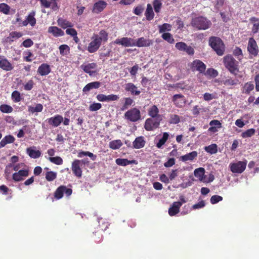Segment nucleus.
I'll list each match as a JSON object with an SVG mask.
<instances>
[{
    "mask_svg": "<svg viewBox=\"0 0 259 259\" xmlns=\"http://www.w3.org/2000/svg\"><path fill=\"white\" fill-rule=\"evenodd\" d=\"M48 159L51 162L57 165H61L63 163V159L59 156L49 157Z\"/></svg>",
    "mask_w": 259,
    "mask_h": 259,
    "instance_id": "nucleus-51",
    "label": "nucleus"
},
{
    "mask_svg": "<svg viewBox=\"0 0 259 259\" xmlns=\"http://www.w3.org/2000/svg\"><path fill=\"white\" fill-rule=\"evenodd\" d=\"M148 115L151 117H158V116H161L159 114V109L156 105H152L148 110Z\"/></svg>",
    "mask_w": 259,
    "mask_h": 259,
    "instance_id": "nucleus-27",
    "label": "nucleus"
},
{
    "mask_svg": "<svg viewBox=\"0 0 259 259\" xmlns=\"http://www.w3.org/2000/svg\"><path fill=\"white\" fill-rule=\"evenodd\" d=\"M124 116L127 120L135 122L141 119V112L139 109L133 108L127 110L124 113Z\"/></svg>",
    "mask_w": 259,
    "mask_h": 259,
    "instance_id": "nucleus-4",
    "label": "nucleus"
},
{
    "mask_svg": "<svg viewBox=\"0 0 259 259\" xmlns=\"http://www.w3.org/2000/svg\"><path fill=\"white\" fill-rule=\"evenodd\" d=\"M205 205V202L204 201L202 200V201L199 202L198 203L194 204L192 206V209H200V208H203V207H204Z\"/></svg>",
    "mask_w": 259,
    "mask_h": 259,
    "instance_id": "nucleus-62",
    "label": "nucleus"
},
{
    "mask_svg": "<svg viewBox=\"0 0 259 259\" xmlns=\"http://www.w3.org/2000/svg\"><path fill=\"white\" fill-rule=\"evenodd\" d=\"M209 125L210 127H209L208 131L213 133L218 132L219 129L222 127V123L218 120H211L209 122Z\"/></svg>",
    "mask_w": 259,
    "mask_h": 259,
    "instance_id": "nucleus-19",
    "label": "nucleus"
},
{
    "mask_svg": "<svg viewBox=\"0 0 259 259\" xmlns=\"http://www.w3.org/2000/svg\"><path fill=\"white\" fill-rule=\"evenodd\" d=\"M81 162L80 160L76 159L72 163V170L74 175L77 178H81L82 176V170L80 168Z\"/></svg>",
    "mask_w": 259,
    "mask_h": 259,
    "instance_id": "nucleus-10",
    "label": "nucleus"
},
{
    "mask_svg": "<svg viewBox=\"0 0 259 259\" xmlns=\"http://www.w3.org/2000/svg\"><path fill=\"white\" fill-rule=\"evenodd\" d=\"M94 36L98 39L101 43H102V41L106 42L108 39V34L104 30L100 31L99 35L94 34Z\"/></svg>",
    "mask_w": 259,
    "mask_h": 259,
    "instance_id": "nucleus-36",
    "label": "nucleus"
},
{
    "mask_svg": "<svg viewBox=\"0 0 259 259\" xmlns=\"http://www.w3.org/2000/svg\"><path fill=\"white\" fill-rule=\"evenodd\" d=\"M66 33L67 34L71 36L77 35V33L76 30L73 28H71V27H68L66 30Z\"/></svg>",
    "mask_w": 259,
    "mask_h": 259,
    "instance_id": "nucleus-63",
    "label": "nucleus"
},
{
    "mask_svg": "<svg viewBox=\"0 0 259 259\" xmlns=\"http://www.w3.org/2000/svg\"><path fill=\"white\" fill-rule=\"evenodd\" d=\"M97 64L95 63H91L88 64H83L80 66V68L82 69L85 73H88L90 76L93 75L96 73V71L93 70L97 67Z\"/></svg>",
    "mask_w": 259,
    "mask_h": 259,
    "instance_id": "nucleus-11",
    "label": "nucleus"
},
{
    "mask_svg": "<svg viewBox=\"0 0 259 259\" xmlns=\"http://www.w3.org/2000/svg\"><path fill=\"white\" fill-rule=\"evenodd\" d=\"M159 31L160 33L164 32L165 31H170L172 28L171 25L168 23H164L163 25H159Z\"/></svg>",
    "mask_w": 259,
    "mask_h": 259,
    "instance_id": "nucleus-49",
    "label": "nucleus"
},
{
    "mask_svg": "<svg viewBox=\"0 0 259 259\" xmlns=\"http://www.w3.org/2000/svg\"><path fill=\"white\" fill-rule=\"evenodd\" d=\"M47 121L50 125L54 127H57L63 122V117L62 116L57 114L47 119Z\"/></svg>",
    "mask_w": 259,
    "mask_h": 259,
    "instance_id": "nucleus-15",
    "label": "nucleus"
},
{
    "mask_svg": "<svg viewBox=\"0 0 259 259\" xmlns=\"http://www.w3.org/2000/svg\"><path fill=\"white\" fill-rule=\"evenodd\" d=\"M116 163L118 165L126 166L131 164H136V161L135 160H128L127 159L124 158H117L116 159Z\"/></svg>",
    "mask_w": 259,
    "mask_h": 259,
    "instance_id": "nucleus-30",
    "label": "nucleus"
},
{
    "mask_svg": "<svg viewBox=\"0 0 259 259\" xmlns=\"http://www.w3.org/2000/svg\"><path fill=\"white\" fill-rule=\"evenodd\" d=\"M57 177V173L53 171H49L46 174V179L48 181L54 180Z\"/></svg>",
    "mask_w": 259,
    "mask_h": 259,
    "instance_id": "nucleus-52",
    "label": "nucleus"
},
{
    "mask_svg": "<svg viewBox=\"0 0 259 259\" xmlns=\"http://www.w3.org/2000/svg\"><path fill=\"white\" fill-rule=\"evenodd\" d=\"M255 133V130L254 128H250L247 130L242 132L241 133V136L243 138H250L254 135Z\"/></svg>",
    "mask_w": 259,
    "mask_h": 259,
    "instance_id": "nucleus-46",
    "label": "nucleus"
},
{
    "mask_svg": "<svg viewBox=\"0 0 259 259\" xmlns=\"http://www.w3.org/2000/svg\"><path fill=\"white\" fill-rule=\"evenodd\" d=\"M0 68L4 70L9 71L13 69V66L5 57L2 56L0 59Z\"/></svg>",
    "mask_w": 259,
    "mask_h": 259,
    "instance_id": "nucleus-16",
    "label": "nucleus"
},
{
    "mask_svg": "<svg viewBox=\"0 0 259 259\" xmlns=\"http://www.w3.org/2000/svg\"><path fill=\"white\" fill-rule=\"evenodd\" d=\"M100 86V82L99 81H94L89 83L83 89V92H88L93 89H98Z\"/></svg>",
    "mask_w": 259,
    "mask_h": 259,
    "instance_id": "nucleus-29",
    "label": "nucleus"
},
{
    "mask_svg": "<svg viewBox=\"0 0 259 259\" xmlns=\"http://www.w3.org/2000/svg\"><path fill=\"white\" fill-rule=\"evenodd\" d=\"M125 90L134 95H139L141 93L140 91L137 90V87L132 83H126L125 85Z\"/></svg>",
    "mask_w": 259,
    "mask_h": 259,
    "instance_id": "nucleus-26",
    "label": "nucleus"
},
{
    "mask_svg": "<svg viewBox=\"0 0 259 259\" xmlns=\"http://www.w3.org/2000/svg\"><path fill=\"white\" fill-rule=\"evenodd\" d=\"M102 107V105L99 103H94L90 105L89 110L91 111H96L100 109Z\"/></svg>",
    "mask_w": 259,
    "mask_h": 259,
    "instance_id": "nucleus-57",
    "label": "nucleus"
},
{
    "mask_svg": "<svg viewBox=\"0 0 259 259\" xmlns=\"http://www.w3.org/2000/svg\"><path fill=\"white\" fill-rule=\"evenodd\" d=\"M168 137L169 135L168 133H164L162 137L159 140L158 143L156 144V147L158 148H160L167 140Z\"/></svg>",
    "mask_w": 259,
    "mask_h": 259,
    "instance_id": "nucleus-45",
    "label": "nucleus"
},
{
    "mask_svg": "<svg viewBox=\"0 0 259 259\" xmlns=\"http://www.w3.org/2000/svg\"><path fill=\"white\" fill-rule=\"evenodd\" d=\"M145 15L146 19L149 21L153 19L154 13L153 12L152 7L150 4L147 5Z\"/></svg>",
    "mask_w": 259,
    "mask_h": 259,
    "instance_id": "nucleus-35",
    "label": "nucleus"
},
{
    "mask_svg": "<svg viewBox=\"0 0 259 259\" xmlns=\"http://www.w3.org/2000/svg\"><path fill=\"white\" fill-rule=\"evenodd\" d=\"M162 37L163 39L170 44H173L175 42L172 35L168 32L163 33L162 35Z\"/></svg>",
    "mask_w": 259,
    "mask_h": 259,
    "instance_id": "nucleus-53",
    "label": "nucleus"
},
{
    "mask_svg": "<svg viewBox=\"0 0 259 259\" xmlns=\"http://www.w3.org/2000/svg\"><path fill=\"white\" fill-rule=\"evenodd\" d=\"M15 140V138L12 135L5 136L0 142V147H4L8 144L13 143Z\"/></svg>",
    "mask_w": 259,
    "mask_h": 259,
    "instance_id": "nucleus-28",
    "label": "nucleus"
},
{
    "mask_svg": "<svg viewBox=\"0 0 259 259\" xmlns=\"http://www.w3.org/2000/svg\"><path fill=\"white\" fill-rule=\"evenodd\" d=\"M65 189V186H61L58 187L54 193V196L57 199H60L62 198L63 194L64 193V190Z\"/></svg>",
    "mask_w": 259,
    "mask_h": 259,
    "instance_id": "nucleus-41",
    "label": "nucleus"
},
{
    "mask_svg": "<svg viewBox=\"0 0 259 259\" xmlns=\"http://www.w3.org/2000/svg\"><path fill=\"white\" fill-rule=\"evenodd\" d=\"M51 68L49 65L43 63L39 66L37 72L41 76L47 75L51 72Z\"/></svg>",
    "mask_w": 259,
    "mask_h": 259,
    "instance_id": "nucleus-23",
    "label": "nucleus"
},
{
    "mask_svg": "<svg viewBox=\"0 0 259 259\" xmlns=\"http://www.w3.org/2000/svg\"><path fill=\"white\" fill-rule=\"evenodd\" d=\"M26 153L30 158L33 159L38 158L41 155V151L37 150L35 146L27 148L26 149Z\"/></svg>",
    "mask_w": 259,
    "mask_h": 259,
    "instance_id": "nucleus-17",
    "label": "nucleus"
},
{
    "mask_svg": "<svg viewBox=\"0 0 259 259\" xmlns=\"http://www.w3.org/2000/svg\"><path fill=\"white\" fill-rule=\"evenodd\" d=\"M10 7L5 3L0 4V12L6 15L9 14Z\"/></svg>",
    "mask_w": 259,
    "mask_h": 259,
    "instance_id": "nucleus-55",
    "label": "nucleus"
},
{
    "mask_svg": "<svg viewBox=\"0 0 259 259\" xmlns=\"http://www.w3.org/2000/svg\"><path fill=\"white\" fill-rule=\"evenodd\" d=\"M254 86L252 82H247L245 83L242 88V93L249 94L254 89Z\"/></svg>",
    "mask_w": 259,
    "mask_h": 259,
    "instance_id": "nucleus-37",
    "label": "nucleus"
},
{
    "mask_svg": "<svg viewBox=\"0 0 259 259\" xmlns=\"http://www.w3.org/2000/svg\"><path fill=\"white\" fill-rule=\"evenodd\" d=\"M12 99L15 103L20 102L21 100L20 93L17 91H14L12 93Z\"/></svg>",
    "mask_w": 259,
    "mask_h": 259,
    "instance_id": "nucleus-56",
    "label": "nucleus"
},
{
    "mask_svg": "<svg viewBox=\"0 0 259 259\" xmlns=\"http://www.w3.org/2000/svg\"><path fill=\"white\" fill-rule=\"evenodd\" d=\"M162 119V116L147 118L144 125L145 130L147 131H151L158 128Z\"/></svg>",
    "mask_w": 259,
    "mask_h": 259,
    "instance_id": "nucleus-5",
    "label": "nucleus"
},
{
    "mask_svg": "<svg viewBox=\"0 0 259 259\" xmlns=\"http://www.w3.org/2000/svg\"><path fill=\"white\" fill-rule=\"evenodd\" d=\"M48 32L53 34L55 37L63 36L64 31L56 26H50L48 28Z\"/></svg>",
    "mask_w": 259,
    "mask_h": 259,
    "instance_id": "nucleus-25",
    "label": "nucleus"
},
{
    "mask_svg": "<svg viewBox=\"0 0 259 259\" xmlns=\"http://www.w3.org/2000/svg\"><path fill=\"white\" fill-rule=\"evenodd\" d=\"M85 156L90 157L93 160H95L97 157L96 155L89 151H80L78 153V157H82Z\"/></svg>",
    "mask_w": 259,
    "mask_h": 259,
    "instance_id": "nucleus-48",
    "label": "nucleus"
},
{
    "mask_svg": "<svg viewBox=\"0 0 259 259\" xmlns=\"http://www.w3.org/2000/svg\"><path fill=\"white\" fill-rule=\"evenodd\" d=\"M146 141L144 137L140 136L136 138L133 142V147L135 149H140L145 146Z\"/></svg>",
    "mask_w": 259,
    "mask_h": 259,
    "instance_id": "nucleus-22",
    "label": "nucleus"
},
{
    "mask_svg": "<svg viewBox=\"0 0 259 259\" xmlns=\"http://www.w3.org/2000/svg\"><path fill=\"white\" fill-rule=\"evenodd\" d=\"M114 43L124 47H135V39L131 37L118 38L115 40Z\"/></svg>",
    "mask_w": 259,
    "mask_h": 259,
    "instance_id": "nucleus-7",
    "label": "nucleus"
},
{
    "mask_svg": "<svg viewBox=\"0 0 259 259\" xmlns=\"http://www.w3.org/2000/svg\"><path fill=\"white\" fill-rule=\"evenodd\" d=\"M238 80L232 79L231 77H226L222 81V83L226 86L236 85L238 84Z\"/></svg>",
    "mask_w": 259,
    "mask_h": 259,
    "instance_id": "nucleus-33",
    "label": "nucleus"
},
{
    "mask_svg": "<svg viewBox=\"0 0 259 259\" xmlns=\"http://www.w3.org/2000/svg\"><path fill=\"white\" fill-rule=\"evenodd\" d=\"M29 175V170L28 169H20L17 172L13 175V179L16 182L21 181Z\"/></svg>",
    "mask_w": 259,
    "mask_h": 259,
    "instance_id": "nucleus-12",
    "label": "nucleus"
},
{
    "mask_svg": "<svg viewBox=\"0 0 259 259\" xmlns=\"http://www.w3.org/2000/svg\"><path fill=\"white\" fill-rule=\"evenodd\" d=\"M43 109V106L41 104H37L35 107L32 106H28V111L31 113L35 112H40Z\"/></svg>",
    "mask_w": 259,
    "mask_h": 259,
    "instance_id": "nucleus-38",
    "label": "nucleus"
},
{
    "mask_svg": "<svg viewBox=\"0 0 259 259\" xmlns=\"http://www.w3.org/2000/svg\"><path fill=\"white\" fill-rule=\"evenodd\" d=\"M191 24L193 27L198 30H206L210 28L211 25V21L202 16L193 18Z\"/></svg>",
    "mask_w": 259,
    "mask_h": 259,
    "instance_id": "nucleus-1",
    "label": "nucleus"
},
{
    "mask_svg": "<svg viewBox=\"0 0 259 259\" xmlns=\"http://www.w3.org/2000/svg\"><path fill=\"white\" fill-rule=\"evenodd\" d=\"M101 45V43L98 39L94 36L92 37V40L89 44L87 50L91 53L96 52Z\"/></svg>",
    "mask_w": 259,
    "mask_h": 259,
    "instance_id": "nucleus-9",
    "label": "nucleus"
},
{
    "mask_svg": "<svg viewBox=\"0 0 259 259\" xmlns=\"http://www.w3.org/2000/svg\"><path fill=\"white\" fill-rule=\"evenodd\" d=\"M209 44L213 50L219 56H222L225 51V46L222 40L218 37L212 36L209 38Z\"/></svg>",
    "mask_w": 259,
    "mask_h": 259,
    "instance_id": "nucleus-3",
    "label": "nucleus"
},
{
    "mask_svg": "<svg viewBox=\"0 0 259 259\" xmlns=\"http://www.w3.org/2000/svg\"><path fill=\"white\" fill-rule=\"evenodd\" d=\"M123 144L120 140H115L111 141L109 143V147L113 150L119 149Z\"/></svg>",
    "mask_w": 259,
    "mask_h": 259,
    "instance_id": "nucleus-34",
    "label": "nucleus"
},
{
    "mask_svg": "<svg viewBox=\"0 0 259 259\" xmlns=\"http://www.w3.org/2000/svg\"><path fill=\"white\" fill-rule=\"evenodd\" d=\"M205 169L203 167H199L194 170V175L195 177L197 178L200 181H202L203 179Z\"/></svg>",
    "mask_w": 259,
    "mask_h": 259,
    "instance_id": "nucleus-39",
    "label": "nucleus"
},
{
    "mask_svg": "<svg viewBox=\"0 0 259 259\" xmlns=\"http://www.w3.org/2000/svg\"><path fill=\"white\" fill-rule=\"evenodd\" d=\"M33 44V42L32 41V40L30 39V38H28L26 40H25L23 42H22V45L25 47V48H29V47H31Z\"/></svg>",
    "mask_w": 259,
    "mask_h": 259,
    "instance_id": "nucleus-64",
    "label": "nucleus"
},
{
    "mask_svg": "<svg viewBox=\"0 0 259 259\" xmlns=\"http://www.w3.org/2000/svg\"><path fill=\"white\" fill-rule=\"evenodd\" d=\"M247 161L246 160L244 161H238L235 162H232L229 164L230 170L235 174H241L246 168Z\"/></svg>",
    "mask_w": 259,
    "mask_h": 259,
    "instance_id": "nucleus-6",
    "label": "nucleus"
},
{
    "mask_svg": "<svg viewBox=\"0 0 259 259\" xmlns=\"http://www.w3.org/2000/svg\"><path fill=\"white\" fill-rule=\"evenodd\" d=\"M224 62L225 67L232 74L238 77H241V75L238 74V72H239L238 62L232 57H225L224 58Z\"/></svg>",
    "mask_w": 259,
    "mask_h": 259,
    "instance_id": "nucleus-2",
    "label": "nucleus"
},
{
    "mask_svg": "<svg viewBox=\"0 0 259 259\" xmlns=\"http://www.w3.org/2000/svg\"><path fill=\"white\" fill-rule=\"evenodd\" d=\"M191 68L193 71L197 70L201 73L205 70L206 66L200 60H195L192 63Z\"/></svg>",
    "mask_w": 259,
    "mask_h": 259,
    "instance_id": "nucleus-14",
    "label": "nucleus"
},
{
    "mask_svg": "<svg viewBox=\"0 0 259 259\" xmlns=\"http://www.w3.org/2000/svg\"><path fill=\"white\" fill-rule=\"evenodd\" d=\"M124 103L121 108L122 111H124L129 108L131 106L133 105L134 101L131 98H125L124 99Z\"/></svg>",
    "mask_w": 259,
    "mask_h": 259,
    "instance_id": "nucleus-44",
    "label": "nucleus"
},
{
    "mask_svg": "<svg viewBox=\"0 0 259 259\" xmlns=\"http://www.w3.org/2000/svg\"><path fill=\"white\" fill-rule=\"evenodd\" d=\"M172 101L178 107L182 108L186 103L185 97L182 94H176L173 96Z\"/></svg>",
    "mask_w": 259,
    "mask_h": 259,
    "instance_id": "nucleus-13",
    "label": "nucleus"
},
{
    "mask_svg": "<svg viewBox=\"0 0 259 259\" xmlns=\"http://www.w3.org/2000/svg\"><path fill=\"white\" fill-rule=\"evenodd\" d=\"M153 5L154 11L156 13H158L160 11L162 7V3L160 0H154Z\"/></svg>",
    "mask_w": 259,
    "mask_h": 259,
    "instance_id": "nucleus-54",
    "label": "nucleus"
},
{
    "mask_svg": "<svg viewBox=\"0 0 259 259\" xmlns=\"http://www.w3.org/2000/svg\"><path fill=\"white\" fill-rule=\"evenodd\" d=\"M57 22L58 25L63 29H65L68 27H72L73 26L71 22L66 19L62 18H59L57 20Z\"/></svg>",
    "mask_w": 259,
    "mask_h": 259,
    "instance_id": "nucleus-32",
    "label": "nucleus"
},
{
    "mask_svg": "<svg viewBox=\"0 0 259 259\" xmlns=\"http://www.w3.org/2000/svg\"><path fill=\"white\" fill-rule=\"evenodd\" d=\"M153 43L152 40L149 39H146L143 37L139 38L137 40L135 39V46L138 47H149Z\"/></svg>",
    "mask_w": 259,
    "mask_h": 259,
    "instance_id": "nucleus-18",
    "label": "nucleus"
},
{
    "mask_svg": "<svg viewBox=\"0 0 259 259\" xmlns=\"http://www.w3.org/2000/svg\"><path fill=\"white\" fill-rule=\"evenodd\" d=\"M215 98V95L213 94L205 93L203 95V99L206 101H209Z\"/></svg>",
    "mask_w": 259,
    "mask_h": 259,
    "instance_id": "nucleus-61",
    "label": "nucleus"
},
{
    "mask_svg": "<svg viewBox=\"0 0 259 259\" xmlns=\"http://www.w3.org/2000/svg\"><path fill=\"white\" fill-rule=\"evenodd\" d=\"M23 165H24V164L22 163H19L16 165H14L13 163H10L6 166V168L5 169V173H8V174L10 173V172H8V168H10V167H13L15 171H18L19 170H20V168H21V167Z\"/></svg>",
    "mask_w": 259,
    "mask_h": 259,
    "instance_id": "nucleus-47",
    "label": "nucleus"
},
{
    "mask_svg": "<svg viewBox=\"0 0 259 259\" xmlns=\"http://www.w3.org/2000/svg\"><path fill=\"white\" fill-rule=\"evenodd\" d=\"M204 150L206 152L210 154H214L218 152V146L215 144H212L208 146H205Z\"/></svg>",
    "mask_w": 259,
    "mask_h": 259,
    "instance_id": "nucleus-40",
    "label": "nucleus"
},
{
    "mask_svg": "<svg viewBox=\"0 0 259 259\" xmlns=\"http://www.w3.org/2000/svg\"><path fill=\"white\" fill-rule=\"evenodd\" d=\"M35 15V12L32 11L26 17L27 22L32 27L36 24V19L34 18Z\"/></svg>",
    "mask_w": 259,
    "mask_h": 259,
    "instance_id": "nucleus-43",
    "label": "nucleus"
},
{
    "mask_svg": "<svg viewBox=\"0 0 259 259\" xmlns=\"http://www.w3.org/2000/svg\"><path fill=\"white\" fill-rule=\"evenodd\" d=\"M252 24V32L253 33H256L259 30V19L255 17H251L249 19Z\"/></svg>",
    "mask_w": 259,
    "mask_h": 259,
    "instance_id": "nucleus-31",
    "label": "nucleus"
},
{
    "mask_svg": "<svg viewBox=\"0 0 259 259\" xmlns=\"http://www.w3.org/2000/svg\"><path fill=\"white\" fill-rule=\"evenodd\" d=\"M247 50L250 55L256 56L258 53V48L255 40L252 38H250L248 40Z\"/></svg>",
    "mask_w": 259,
    "mask_h": 259,
    "instance_id": "nucleus-8",
    "label": "nucleus"
},
{
    "mask_svg": "<svg viewBox=\"0 0 259 259\" xmlns=\"http://www.w3.org/2000/svg\"><path fill=\"white\" fill-rule=\"evenodd\" d=\"M60 54L63 56L68 55L70 53V48L67 45H62L59 47Z\"/></svg>",
    "mask_w": 259,
    "mask_h": 259,
    "instance_id": "nucleus-42",
    "label": "nucleus"
},
{
    "mask_svg": "<svg viewBox=\"0 0 259 259\" xmlns=\"http://www.w3.org/2000/svg\"><path fill=\"white\" fill-rule=\"evenodd\" d=\"M187 46L185 42H179L176 43L175 47L179 51H184Z\"/></svg>",
    "mask_w": 259,
    "mask_h": 259,
    "instance_id": "nucleus-60",
    "label": "nucleus"
},
{
    "mask_svg": "<svg viewBox=\"0 0 259 259\" xmlns=\"http://www.w3.org/2000/svg\"><path fill=\"white\" fill-rule=\"evenodd\" d=\"M106 6L107 3L105 1H100L94 4L93 12L95 13H99L102 11Z\"/></svg>",
    "mask_w": 259,
    "mask_h": 259,
    "instance_id": "nucleus-24",
    "label": "nucleus"
},
{
    "mask_svg": "<svg viewBox=\"0 0 259 259\" xmlns=\"http://www.w3.org/2000/svg\"><path fill=\"white\" fill-rule=\"evenodd\" d=\"M197 156L198 152L197 151H194L181 156L180 160L183 162H186L188 161H191L196 159Z\"/></svg>",
    "mask_w": 259,
    "mask_h": 259,
    "instance_id": "nucleus-20",
    "label": "nucleus"
},
{
    "mask_svg": "<svg viewBox=\"0 0 259 259\" xmlns=\"http://www.w3.org/2000/svg\"><path fill=\"white\" fill-rule=\"evenodd\" d=\"M0 110L3 113H10L13 111V109L10 105L3 104L0 106Z\"/></svg>",
    "mask_w": 259,
    "mask_h": 259,
    "instance_id": "nucleus-50",
    "label": "nucleus"
},
{
    "mask_svg": "<svg viewBox=\"0 0 259 259\" xmlns=\"http://www.w3.org/2000/svg\"><path fill=\"white\" fill-rule=\"evenodd\" d=\"M182 206V203L174 202L168 209V214L170 216H174L179 212L180 208Z\"/></svg>",
    "mask_w": 259,
    "mask_h": 259,
    "instance_id": "nucleus-21",
    "label": "nucleus"
},
{
    "mask_svg": "<svg viewBox=\"0 0 259 259\" xmlns=\"http://www.w3.org/2000/svg\"><path fill=\"white\" fill-rule=\"evenodd\" d=\"M180 121V117L178 115H171L169 119V122L172 124L178 123Z\"/></svg>",
    "mask_w": 259,
    "mask_h": 259,
    "instance_id": "nucleus-59",
    "label": "nucleus"
},
{
    "mask_svg": "<svg viewBox=\"0 0 259 259\" xmlns=\"http://www.w3.org/2000/svg\"><path fill=\"white\" fill-rule=\"evenodd\" d=\"M223 200V197L220 195H214L211 196L210 201L211 204H214L218 202L221 201Z\"/></svg>",
    "mask_w": 259,
    "mask_h": 259,
    "instance_id": "nucleus-58",
    "label": "nucleus"
}]
</instances>
